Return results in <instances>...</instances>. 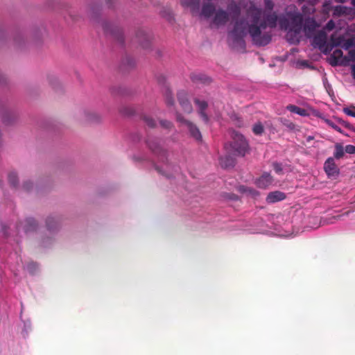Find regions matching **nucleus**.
Masks as SVG:
<instances>
[{"mask_svg": "<svg viewBox=\"0 0 355 355\" xmlns=\"http://www.w3.org/2000/svg\"><path fill=\"white\" fill-rule=\"evenodd\" d=\"M241 5L232 2L227 11L218 10L215 12L212 24L216 26L223 25L231 18L234 27L229 33V43L233 47H244L243 38L249 34L253 43L257 46H266L271 41V33L267 28L276 27L278 16L272 12L274 3L271 0H265V9L257 8L252 1L247 2L243 8L246 11L245 17L241 16Z\"/></svg>", "mask_w": 355, "mask_h": 355, "instance_id": "nucleus-1", "label": "nucleus"}, {"mask_svg": "<svg viewBox=\"0 0 355 355\" xmlns=\"http://www.w3.org/2000/svg\"><path fill=\"white\" fill-rule=\"evenodd\" d=\"M310 7L311 3L304 5L302 8L303 14L298 12L295 5L286 7L285 16L279 19V26L281 29L288 31L286 37L290 43H299L302 34L306 37H311L319 27L314 17L304 18V15L310 14Z\"/></svg>", "mask_w": 355, "mask_h": 355, "instance_id": "nucleus-2", "label": "nucleus"}, {"mask_svg": "<svg viewBox=\"0 0 355 355\" xmlns=\"http://www.w3.org/2000/svg\"><path fill=\"white\" fill-rule=\"evenodd\" d=\"M312 44L323 53L327 54L335 46H341L348 50L355 46V42L353 39H345L344 35H339L337 31L331 35L330 40L328 41L326 33L321 31L313 37Z\"/></svg>", "mask_w": 355, "mask_h": 355, "instance_id": "nucleus-3", "label": "nucleus"}, {"mask_svg": "<svg viewBox=\"0 0 355 355\" xmlns=\"http://www.w3.org/2000/svg\"><path fill=\"white\" fill-rule=\"evenodd\" d=\"M233 141L225 145L226 150L235 156H244L248 150V144L244 137L239 132H233Z\"/></svg>", "mask_w": 355, "mask_h": 355, "instance_id": "nucleus-4", "label": "nucleus"}, {"mask_svg": "<svg viewBox=\"0 0 355 355\" xmlns=\"http://www.w3.org/2000/svg\"><path fill=\"white\" fill-rule=\"evenodd\" d=\"M352 59L349 57L344 56L340 49H336L328 58L329 63L331 66H346L348 65Z\"/></svg>", "mask_w": 355, "mask_h": 355, "instance_id": "nucleus-5", "label": "nucleus"}, {"mask_svg": "<svg viewBox=\"0 0 355 355\" xmlns=\"http://www.w3.org/2000/svg\"><path fill=\"white\" fill-rule=\"evenodd\" d=\"M355 11L354 10L348 6H336L333 8V16L334 17H347L349 19H352L354 17Z\"/></svg>", "mask_w": 355, "mask_h": 355, "instance_id": "nucleus-6", "label": "nucleus"}, {"mask_svg": "<svg viewBox=\"0 0 355 355\" xmlns=\"http://www.w3.org/2000/svg\"><path fill=\"white\" fill-rule=\"evenodd\" d=\"M324 170L329 178H336L340 171L333 157H329L324 164Z\"/></svg>", "mask_w": 355, "mask_h": 355, "instance_id": "nucleus-7", "label": "nucleus"}, {"mask_svg": "<svg viewBox=\"0 0 355 355\" xmlns=\"http://www.w3.org/2000/svg\"><path fill=\"white\" fill-rule=\"evenodd\" d=\"M178 120L180 122L184 123L185 125L189 130V132L193 137H194L198 141L201 140V139H202L201 133H200L199 129L195 125H193L192 123H191L189 121H184L182 119V117H180V116H178Z\"/></svg>", "mask_w": 355, "mask_h": 355, "instance_id": "nucleus-8", "label": "nucleus"}, {"mask_svg": "<svg viewBox=\"0 0 355 355\" xmlns=\"http://www.w3.org/2000/svg\"><path fill=\"white\" fill-rule=\"evenodd\" d=\"M272 178L268 173H264L259 178L255 181L256 185L261 189H266L272 184Z\"/></svg>", "mask_w": 355, "mask_h": 355, "instance_id": "nucleus-9", "label": "nucleus"}, {"mask_svg": "<svg viewBox=\"0 0 355 355\" xmlns=\"http://www.w3.org/2000/svg\"><path fill=\"white\" fill-rule=\"evenodd\" d=\"M178 98L184 111L187 113L191 112L192 107L187 99V94L183 92H179Z\"/></svg>", "mask_w": 355, "mask_h": 355, "instance_id": "nucleus-10", "label": "nucleus"}, {"mask_svg": "<svg viewBox=\"0 0 355 355\" xmlns=\"http://www.w3.org/2000/svg\"><path fill=\"white\" fill-rule=\"evenodd\" d=\"M286 198L284 193L279 191H272L268 193L266 197V201L268 203H275L279 201H282Z\"/></svg>", "mask_w": 355, "mask_h": 355, "instance_id": "nucleus-11", "label": "nucleus"}, {"mask_svg": "<svg viewBox=\"0 0 355 355\" xmlns=\"http://www.w3.org/2000/svg\"><path fill=\"white\" fill-rule=\"evenodd\" d=\"M236 189L242 195L248 197L255 198L259 195V192L257 191L252 188L248 187L245 186H239L236 188Z\"/></svg>", "mask_w": 355, "mask_h": 355, "instance_id": "nucleus-12", "label": "nucleus"}, {"mask_svg": "<svg viewBox=\"0 0 355 355\" xmlns=\"http://www.w3.org/2000/svg\"><path fill=\"white\" fill-rule=\"evenodd\" d=\"M286 110L290 111L291 112L297 114L301 116H309V112L307 110L297 107L294 105H288L286 106Z\"/></svg>", "mask_w": 355, "mask_h": 355, "instance_id": "nucleus-13", "label": "nucleus"}, {"mask_svg": "<svg viewBox=\"0 0 355 355\" xmlns=\"http://www.w3.org/2000/svg\"><path fill=\"white\" fill-rule=\"evenodd\" d=\"M195 103L198 107L199 114L205 122H208V116L204 112L206 109L207 104L204 101H200L198 99L195 100Z\"/></svg>", "mask_w": 355, "mask_h": 355, "instance_id": "nucleus-14", "label": "nucleus"}, {"mask_svg": "<svg viewBox=\"0 0 355 355\" xmlns=\"http://www.w3.org/2000/svg\"><path fill=\"white\" fill-rule=\"evenodd\" d=\"M215 11L214 6L211 3L205 4L200 12V16L205 18L211 17Z\"/></svg>", "mask_w": 355, "mask_h": 355, "instance_id": "nucleus-15", "label": "nucleus"}, {"mask_svg": "<svg viewBox=\"0 0 355 355\" xmlns=\"http://www.w3.org/2000/svg\"><path fill=\"white\" fill-rule=\"evenodd\" d=\"M199 0H182V4L184 6L189 7L191 10L194 12L199 6Z\"/></svg>", "mask_w": 355, "mask_h": 355, "instance_id": "nucleus-16", "label": "nucleus"}, {"mask_svg": "<svg viewBox=\"0 0 355 355\" xmlns=\"http://www.w3.org/2000/svg\"><path fill=\"white\" fill-rule=\"evenodd\" d=\"M234 159L228 157H222L220 159V164L224 168H228L234 165Z\"/></svg>", "mask_w": 355, "mask_h": 355, "instance_id": "nucleus-17", "label": "nucleus"}, {"mask_svg": "<svg viewBox=\"0 0 355 355\" xmlns=\"http://www.w3.org/2000/svg\"><path fill=\"white\" fill-rule=\"evenodd\" d=\"M345 150L343 149V147L340 144H336L335 145V151L334 153V157L336 159H340L344 155Z\"/></svg>", "mask_w": 355, "mask_h": 355, "instance_id": "nucleus-18", "label": "nucleus"}, {"mask_svg": "<svg viewBox=\"0 0 355 355\" xmlns=\"http://www.w3.org/2000/svg\"><path fill=\"white\" fill-rule=\"evenodd\" d=\"M343 112L347 116L355 118V107L350 106L343 108Z\"/></svg>", "mask_w": 355, "mask_h": 355, "instance_id": "nucleus-19", "label": "nucleus"}, {"mask_svg": "<svg viewBox=\"0 0 355 355\" xmlns=\"http://www.w3.org/2000/svg\"><path fill=\"white\" fill-rule=\"evenodd\" d=\"M331 9V1H327L323 3L322 6V12L325 15L329 14Z\"/></svg>", "mask_w": 355, "mask_h": 355, "instance_id": "nucleus-20", "label": "nucleus"}, {"mask_svg": "<svg viewBox=\"0 0 355 355\" xmlns=\"http://www.w3.org/2000/svg\"><path fill=\"white\" fill-rule=\"evenodd\" d=\"M252 130L255 135H261L263 132V127L260 123H256L253 126Z\"/></svg>", "mask_w": 355, "mask_h": 355, "instance_id": "nucleus-21", "label": "nucleus"}, {"mask_svg": "<svg viewBox=\"0 0 355 355\" xmlns=\"http://www.w3.org/2000/svg\"><path fill=\"white\" fill-rule=\"evenodd\" d=\"M8 180H9V182L12 185V186H15L17 182V175L16 173H11L9 176H8Z\"/></svg>", "mask_w": 355, "mask_h": 355, "instance_id": "nucleus-22", "label": "nucleus"}, {"mask_svg": "<svg viewBox=\"0 0 355 355\" xmlns=\"http://www.w3.org/2000/svg\"><path fill=\"white\" fill-rule=\"evenodd\" d=\"M335 28V22L330 19L324 26V29L328 31H332Z\"/></svg>", "mask_w": 355, "mask_h": 355, "instance_id": "nucleus-23", "label": "nucleus"}, {"mask_svg": "<svg viewBox=\"0 0 355 355\" xmlns=\"http://www.w3.org/2000/svg\"><path fill=\"white\" fill-rule=\"evenodd\" d=\"M345 151L349 154H355V146L349 144L345 148Z\"/></svg>", "mask_w": 355, "mask_h": 355, "instance_id": "nucleus-24", "label": "nucleus"}, {"mask_svg": "<svg viewBox=\"0 0 355 355\" xmlns=\"http://www.w3.org/2000/svg\"><path fill=\"white\" fill-rule=\"evenodd\" d=\"M347 32L351 36L355 37V24L347 27Z\"/></svg>", "mask_w": 355, "mask_h": 355, "instance_id": "nucleus-25", "label": "nucleus"}, {"mask_svg": "<svg viewBox=\"0 0 355 355\" xmlns=\"http://www.w3.org/2000/svg\"><path fill=\"white\" fill-rule=\"evenodd\" d=\"M327 124L331 127L333 129H334L335 130L339 132H341L342 130H341V128L337 125L336 124H335L334 123L330 121H327Z\"/></svg>", "mask_w": 355, "mask_h": 355, "instance_id": "nucleus-26", "label": "nucleus"}, {"mask_svg": "<svg viewBox=\"0 0 355 355\" xmlns=\"http://www.w3.org/2000/svg\"><path fill=\"white\" fill-rule=\"evenodd\" d=\"M146 121L150 127H153L155 125V121L153 119L146 118Z\"/></svg>", "mask_w": 355, "mask_h": 355, "instance_id": "nucleus-27", "label": "nucleus"}, {"mask_svg": "<svg viewBox=\"0 0 355 355\" xmlns=\"http://www.w3.org/2000/svg\"><path fill=\"white\" fill-rule=\"evenodd\" d=\"M26 222L30 224V225H33V226H35V220L33 219V218H28L27 219Z\"/></svg>", "mask_w": 355, "mask_h": 355, "instance_id": "nucleus-28", "label": "nucleus"}, {"mask_svg": "<svg viewBox=\"0 0 355 355\" xmlns=\"http://www.w3.org/2000/svg\"><path fill=\"white\" fill-rule=\"evenodd\" d=\"M349 54L352 60L355 61V51H349Z\"/></svg>", "mask_w": 355, "mask_h": 355, "instance_id": "nucleus-29", "label": "nucleus"}, {"mask_svg": "<svg viewBox=\"0 0 355 355\" xmlns=\"http://www.w3.org/2000/svg\"><path fill=\"white\" fill-rule=\"evenodd\" d=\"M274 168H275V171H281V169H282V168H281V165H280V164H277V163H276V164H274Z\"/></svg>", "mask_w": 355, "mask_h": 355, "instance_id": "nucleus-30", "label": "nucleus"}, {"mask_svg": "<svg viewBox=\"0 0 355 355\" xmlns=\"http://www.w3.org/2000/svg\"><path fill=\"white\" fill-rule=\"evenodd\" d=\"M279 236L282 237H290L291 236V234H287V233H280L278 234Z\"/></svg>", "mask_w": 355, "mask_h": 355, "instance_id": "nucleus-31", "label": "nucleus"}, {"mask_svg": "<svg viewBox=\"0 0 355 355\" xmlns=\"http://www.w3.org/2000/svg\"><path fill=\"white\" fill-rule=\"evenodd\" d=\"M287 127L291 130L294 129L295 128V125L294 123H288V124H286Z\"/></svg>", "mask_w": 355, "mask_h": 355, "instance_id": "nucleus-32", "label": "nucleus"}, {"mask_svg": "<svg viewBox=\"0 0 355 355\" xmlns=\"http://www.w3.org/2000/svg\"><path fill=\"white\" fill-rule=\"evenodd\" d=\"M352 73L353 78L355 79V65H353L352 67Z\"/></svg>", "mask_w": 355, "mask_h": 355, "instance_id": "nucleus-33", "label": "nucleus"}, {"mask_svg": "<svg viewBox=\"0 0 355 355\" xmlns=\"http://www.w3.org/2000/svg\"><path fill=\"white\" fill-rule=\"evenodd\" d=\"M229 198L232 200H237L239 199L237 196L233 195L232 196H230Z\"/></svg>", "mask_w": 355, "mask_h": 355, "instance_id": "nucleus-34", "label": "nucleus"}, {"mask_svg": "<svg viewBox=\"0 0 355 355\" xmlns=\"http://www.w3.org/2000/svg\"><path fill=\"white\" fill-rule=\"evenodd\" d=\"M313 136H309L307 138H306V141L308 142H309L310 141L313 140Z\"/></svg>", "mask_w": 355, "mask_h": 355, "instance_id": "nucleus-35", "label": "nucleus"}, {"mask_svg": "<svg viewBox=\"0 0 355 355\" xmlns=\"http://www.w3.org/2000/svg\"><path fill=\"white\" fill-rule=\"evenodd\" d=\"M169 125H170V123H168V122H164V123H162V125H163V126H166V127H167V128H168V127H169Z\"/></svg>", "mask_w": 355, "mask_h": 355, "instance_id": "nucleus-36", "label": "nucleus"}, {"mask_svg": "<svg viewBox=\"0 0 355 355\" xmlns=\"http://www.w3.org/2000/svg\"><path fill=\"white\" fill-rule=\"evenodd\" d=\"M336 2H338V3H345L346 2L347 0H334Z\"/></svg>", "mask_w": 355, "mask_h": 355, "instance_id": "nucleus-37", "label": "nucleus"}, {"mask_svg": "<svg viewBox=\"0 0 355 355\" xmlns=\"http://www.w3.org/2000/svg\"><path fill=\"white\" fill-rule=\"evenodd\" d=\"M301 64H302L303 66H307V63H306V61H302V62H301Z\"/></svg>", "mask_w": 355, "mask_h": 355, "instance_id": "nucleus-38", "label": "nucleus"}, {"mask_svg": "<svg viewBox=\"0 0 355 355\" xmlns=\"http://www.w3.org/2000/svg\"><path fill=\"white\" fill-rule=\"evenodd\" d=\"M352 4L355 7V0H351Z\"/></svg>", "mask_w": 355, "mask_h": 355, "instance_id": "nucleus-39", "label": "nucleus"}, {"mask_svg": "<svg viewBox=\"0 0 355 355\" xmlns=\"http://www.w3.org/2000/svg\"><path fill=\"white\" fill-rule=\"evenodd\" d=\"M157 170L159 172H160V173H163V172H162V171H161L158 167L157 168Z\"/></svg>", "mask_w": 355, "mask_h": 355, "instance_id": "nucleus-40", "label": "nucleus"}]
</instances>
